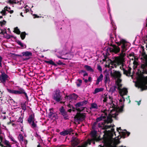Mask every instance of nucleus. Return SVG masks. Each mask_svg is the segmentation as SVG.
<instances>
[{
  "label": "nucleus",
  "mask_w": 147,
  "mask_h": 147,
  "mask_svg": "<svg viewBox=\"0 0 147 147\" xmlns=\"http://www.w3.org/2000/svg\"><path fill=\"white\" fill-rule=\"evenodd\" d=\"M142 70L140 71V74L138 75L136 86L141 89L142 90H147V76L145 77L144 74H147V66L144 64L141 66Z\"/></svg>",
  "instance_id": "f257e3e1"
},
{
  "label": "nucleus",
  "mask_w": 147,
  "mask_h": 147,
  "mask_svg": "<svg viewBox=\"0 0 147 147\" xmlns=\"http://www.w3.org/2000/svg\"><path fill=\"white\" fill-rule=\"evenodd\" d=\"M124 52H122L121 51V53L120 54V56L119 57H117L115 58V59L113 61L109 59H108V61H109V63L112 65L114 66L115 68L117 67V66L121 65L122 66H124V63L125 62L124 57L125 55Z\"/></svg>",
  "instance_id": "f03ea898"
},
{
  "label": "nucleus",
  "mask_w": 147,
  "mask_h": 147,
  "mask_svg": "<svg viewBox=\"0 0 147 147\" xmlns=\"http://www.w3.org/2000/svg\"><path fill=\"white\" fill-rule=\"evenodd\" d=\"M52 98L56 102H59L61 104L65 103V102L62 101L63 98V94L59 89H57L53 92Z\"/></svg>",
  "instance_id": "7ed1b4c3"
},
{
  "label": "nucleus",
  "mask_w": 147,
  "mask_h": 147,
  "mask_svg": "<svg viewBox=\"0 0 147 147\" xmlns=\"http://www.w3.org/2000/svg\"><path fill=\"white\" fill-rule=\"evenodd\" d=\"M18 90H15L7 88V90L9 93L14 94H24L26 97V99L28 101L29 99L27 93L26 92L25 90L19 86H17Z\"/></svg>",
  "instance_id": "20e7f679"
},
{
  "label": "nucleus",
  "mask_w": 147,
  "mask_h": 147,
  "mask_svg": "<svg viewBox=\"0 0 147 147\" xmlns=\"http://www.w3.org/2000/svg\"><path fill=\"white\" fill-rule=\"evenodd\" d=\"M88 102V100H84L83 101L77 103L75 105V106L76 108V110L79 112L82 111L84 109V107H81L80 108H78L85 105Z\"/></svg>",
  "instance_id": "39448f33"
},
{
  "label": "nucleus",
  "mask_w": 147,
  "mask_h": 147,
  "mask_svg": "<svg viewBox=\"0 0 147 147\" xmlns=\"http://www.w3.org/2000/svg\"><path fill=\"white\" fill-rule=\"evenodd\" d=\"M86 114L85 113H81L80 112L77 113L74 117L75 119H76L77 121H82L86 118Z\"/></svg>",
  "instance_id": "423d86ee"
},
{
  "label": "nucleus",
  "mask_w": 147,
  "mask_h": 147,
  "mask_svg": "<svg viewBox=\"0 0 147 147\" xmlns=\"http://www.w3.org/2000/svg\"><path fill=\"white\" fill-rule=\"evenodd\" d=\"M119 130L120 131L122 130L121 129V127L117 128V131L118 132L120 136V138H124L126 137L125 136H126V135H127V136H128L130 134V133L128 131H127L126 130V129H124V131H125L126 132L123 131H119Z\"/></svg>",
  "instance_id": "0eeeda50"
},
{
  "label": "nucleus",
  "mask_w": 147,
  "mask_h": 147,
  "mask_svg": "<svg viewBox=\"0 0 147 147\" xmlns=\"http://www.w3.org/2000/svg\"><path fill=\"white\" fill-rule=\"evenodd\" d=\"M109 45L112 47L113 48H109V50L111 52L117 54L120 51V48L119 47H117L115 45H113L112 43H111Z\"/></svg>",
  "instance_id": "6e6552de"
},
{
  "label": "nucleus",
  "mask_w": 147,
  "mask_h": 147,
  "mask_svg": "<svg viewBox=\"0 0 147 147\" xmlns=\"http://www.w3.org/2000/svg\"><path fill=\"white\" fill-rule=\"evenodd\" d=\"M59 111L61 115L63 117L64 119L67 120L69 119V116L67 112L65 111L64 107L61 106L59 109Z\"/></svg>",
  "instance_id": "1a4fd4ad"
},
{
  "label": "nucleus",
  "mask_w": 147,
  "mask_h": 147,
  "mask_svg": "<svg viewBox=\"0 0 147 147\" xmlns=\"http://www.w3.org/2000/svg\"><path fill=\"white\" fill-rule=\"evenodd\" d=\"M111 75L112 77L115 79L121 78V74L120 71L114 70H113V73H111Z\"/></svg>",
  "instance_id": "9d476101"
},
{
  "label": "nucleus",
  "mask_w": 147,
  "mask_h": 147,
  "mask_svg": "<svg viewBox=\"0 0 147 147\" xmlns=\"http://www.w3.org/2000/svg\"><path fill=\"white\" fill-rule=\"evenodd\" d=\"M74 130L71 128L67 129L64 130L60 133V134L61 135L63 136H65L68 134L70 135L71 133L74 131Z\"/></svg>",
  "instance_id": "9b49d317"
},
{
  "label": "nucleus",
  "mask_w": 147,
  "mask_h": 147,
  "mask_svg": "<svg viewBox=\"0 0 147 147\" xmlns=\"http://www.w3.org/2000/svg\"><path fill=\"white\" fill-rule=\"evenodd\" d=\"M119 92L120 96H122V98L123 99V101H124L125 99L123 96L127 95L128 92L127 89L125 88H123L122 89H121V90L119 91Z\"/></svg>",
  "instance_id": "f8f14e48"
},
{
  "label": "nucleus",
  "mask_w": 147,
  "mask_h": 147,
  "mask_svg": "<svg viewBox=\"0 0 147 147\" xmlns=\"http://www.w3.org/2000/svg\"><path fill=\"white\" fill-rule=\"evenodd\" d=\"M121 43H122V45L121 46L122 49L121 51L123 52H125L127 49L126 48V47L127 45L126 44L127 42L124 39H121Z\"/></svg>",
  "instance_id": "ddd939ff"
},
{
  "label": "nucleus",
  "mask_w": 147,
  "mask_h": 147,
  "mask_svg": "<svg viewBox=\"0 0 147 147\" xmlns=\"http://www.w3.org/2000/svg\"><path fill=\"white\" fill-rule=\"evenodd\" d=\"M103 132L104 133V135L107 136H109L110 135L113 136V134H114L115 136H116L115 132V129L114 128H111V130H105L103 131Z\"/></svg>",
  "instance_id": "4468645a"
},
{
  "label": "nucleus",
  "mask_w": 147,
  "mask_h": 147,
  "mask_svg": "<svg viewBox=\"0 0 147 147\" xmlns=\"http://www.w3.org/2000/svg\"><path fill=\"white\" fill-rule=\"evenodd\" d=\"M36 120L35 118V115L34 113L31 114L29 116V117L27 121L28 123L30 124H31L32 122L35 121Z\"/></svg>",
  "instance_id": "2eb2a0df"
},
{
  "label": "nucleus",
  "mask_w": 147,
  "mask_h": 147,
  "mask_svg": "<svg viewBox=\"0 0 147 147\" xmlns=\"http://www.w3.org/2000/svg\"><path fill=\"white\" fill-rule=\"evenodd\" d=\"M96 131H93L91 132V136L92 138L91 139L92 141H97V137L96 135Z\"/></svg>",
  "instance_id": "dca6fc26"
},
{
  "label": "nucleus",
  "mask_w": 147,
  "mask_h": 147,
  "mask_svg": "<svg viewBox=\"0 0 147 147\" xmlns=\"http://www.w3.org/2000/svg\"><path fill=\"white\" fill-rule=\"evenodd\" d=\"M92 141V140H90L89 139H88L87 142H85L83 144L81 145H79L77 147H87V146L88 144H89L90 145L91 143V141Z\"/></svg>",
  "instance_id": "f3484780"
},
{
  "label": "nucleus",
  "mask_w": 147,
  "mask_h": 147,
  "mask_svg": "<svg viewBox=\"0 0 147 147\" xmlns=\"http://www.w3.org/2000/svg\"><path fill=\"white\" fill-rule=\"evenodd\" d=\"M113 121V119L111 117L108 116L107 117L106 119L104 120V123L105 124L107 123L109 124V123H111Z\"/></svg>",
  "instance_id": "a211bd4d"
},
{
  "label": "nucleus",
  "mask_w": 147,
  "mask_h": 147,
  "mask_svg": "<svg viewBox=\"0 0 147 147\" xmlns=\"http://www.w3.org/2000/svg\"><path fill=\"white\" fill-rule=\"evenodd\" d=\"M8 76L7 74H2L1 76V81L3 82H5L6 80H7Z\"/></svg>",
  "instance_id": "6ab92c4d"
},
{
  "label": "nucleus",
  "mask_w": 147,
  "mask_h": 147,
  "mask_svg": "<svg viewBox=\"0 0 147 147\" xmlns=\"http://www.w3.org/2000/svg\"><path fill=\"white\" fill-rule=\"evenodd\" d=\"M22 53V56L29 57L30 56H32V53L31 52L28 51L23 52Z\"/></svg>",
  "instance_id": "aec40b11"
},
{
  "label": "nucleus",
  "mask_w": 147,
  "mask_h": 147,
  "mask_svg": "<svg viewBox=\"0 0 147 147\" xmlns=\"http://www.w3.org/2000/svg\"><path fill=\"white\" fill-rule=\"evenodd\" d=\"M84 67L88 71H89L91 72H93L94 71L93 69L90 66L86 65H85Z\"/></svg>",
  "instance_id": "412c9836"
},
{
  "label": "nucleus",
  "mask_w": 147,
  "mask_h": 147,
  "mask_svg": "<svg viewBox=\"0 0 147 147\" xmlns=\"http://www.w3.org/2000/svg\"><path fill=\"white\" fill-rule=\"evenodd\" d=\"M49 110L50 111V112L48 114V117L49 118H51L52 117L53 115L54 114V113L53 112V108L50 109Z\"/></svg>",
  "instance_id": "4be33fe9"
},
{
  "label": "nucleus",
  "mask_w": 147,
  "mask_h": 147,
  "mask_svg": "<svg viewBox=\"0 0 147 147\" xmlns=\"http://www.w3.org/2000/svg\"><path fill=\"white\" fill-rule=\"evenodd\" d=\"M45 62L46 63H49L55 66H57V64L55 63L52 60H50L49 61H45Z\"/></svg>",
  "instance_id": "5701e85b"
},
{
  "label": "nucleus",
  "mask_w": 147,
  "mask_h": 147,
  "mask_svg": "<svg viewBox=\"0 0 147 147\" xmlns=\"http://www.w3.org/2000/svg\"><path fill=\"white\" fill-rule=\"evenodd\" d=\"M103 90L104 88H96L94 90V94H95L99 92H102L103 91Z\"/></svg>",
  "instance_id": "b1692460"
},
{
  "label": "nucleus",
  "mask_w": 147,
  "mask_h": 147,
  "mask_svg": "<svg viewBox=\"0 0 147 147\" xmlns=\"http://www.w3.org/2000/svg\"><path fill=\"white\" fill-rule=\"evenodd\" d=\"M122 70L123 71V74H124L128 77L131 76L130 75H129V73L128 72V71L127 70H126L123 67H122Z\"/></svg>",
  "instance_id": "393cba45"
},
{
  "label": "nucleus",
  "mask_w": 147,
  "mask_h": 147,
  "mask_svg": "<svg viewBox=\"0 0 147 147\" xmlns=\"http://www.w3.org/2000/svg\"><path fill=\"white\" fill-rule=\"evenodd\" d=\"M35 121L32 122L31 124V127L33 129H35L37 127V124L35 122Z\"/></svg>",
  "instance_id": "a878e982"
},
{
  "label": "nucleus",
  "mask_w": 147,
  "mask_h": 147,
  "mask_svg": "<svg viewBox=\"0 0 147 147\" xmlns=\"http://www.w3.org/2000/svg\"><path fill=\"white\" fill-rule=\"evenodd\" d=\"M79 143V141L78 139L76 140L71 143L72 145L74 147L77 146Z\"/></svg>",
  "instance_id": "bb28decb"
},
{
  "label": "nucleus",
  "mask_w": 147,
  "mask_h": 147,
  "mask_svg": "<svg viewBox=\"0 0 147 147\" xmlns=\"http://www.w3.org/2000/svg\"><path fill=\"white\" fill-rule=\"evenodd\" d=\"M106 118L105 116H101L100 117H98L96 119V122H98L102 121L103 119H105Z\"/></svg>",
  "instance_id": "cd10ccee"
},
{
  "label": "nucleus",
  "mask_w": 147,
  "mask_h": 147,
  "mask_svg": "<svg viewBox=\"0 0 147 147\" xmlns=\"http://www.w3.org/2000/svg\"><path fill=\"white\" fill-rule=\"evenodd\" d=\"M124 107V105H123L122 106L121 108H119V107H118V109L117 111H115L118 113H121L123 111V108Z\"/></svg>",
  "instance_id": "c85d7f7f"
},
{
  "label": "nucleus",
  "mask_w": 147,
  "mask_h": 147,
  "mask_svg": "<svg viewBox=\"0 0 147 147\" xmlns=\"http://www.w3.org/2000/svg\"><path fill=\"white\" fill-rule=\"evenodd\" d=\"M13 32L14 33H16L18 34H20L21 32L18 28L17 27L14 28Z\"/></svg>",
  "instance_id": "c756f323"
},
{
  "label": "nucleus",
  "mask_w": 147,
  "mask_h": 147,
  "mask_svg": "<svg viewBox=\"0 0 147 147\" xmlns=\"http://www.w3.org/2000/svg\"><path fill=\"white\" fill-rule=\"evenodd\" d=\"M20 37L22 40H23L25 38L26 36V33L25 32H22L21 33H20Z\"/></svg>",
  "instance_id": "7c9ffc66"
},
{
  "label": "nucleus",
  "mask_w": 147,
  "mask_h": 147,
  "mask_svg": "<svg viewBox=\"0 0 147 147\" xmlns=\"http://www.w3.org/2000/svg\"><path fill=\"white\" fill-rule=\"evenodd\" d=\"M104 78L105 79L104 82L106 84L108 81L109 80V75L107 74L105 75Z\"/></svg>",
  "instance_id": "2f4dec72"
},
{
  "label": "nucleus",
  "mask_w": 147,
  "mask_h": 147,
  "mask_svg": "<svg viewBox=\"0 0 147 147\" xmlns=\"http://www.w3.org/2000/svg\"><path fill=\"white\" fill-rule=\"evenodd\" d=\"M21 107L22 110L24 111L26 110V102H25L21 103Z\"/></svg>",
  "instance_id": "473e14b6"
},
{
  "label": "nucleus",
  "mask_w": 147,
  "mask_h": 147,
  "mask_svg": "<svg viewBox=\"0 0 147 147\" xmlns=\"http://www.w3.org/2000/svg\"><path fill=\"white\" fill-rule=\"evenodd\" d=\"M112 104H113V105L111 107L113 108V109L111 110V111H117L118 109V106L115 105L113 103Z\"/></svg>",
  "instance_id": "72a5a7b5"
},
{
  "label": "nucleus",
  "mask_w": 147,
  "mask_h": 147,
  "mask_svg": "<svg viewBox=\"0 0 147 147\" xmlns=\"http://www.w3.org/2000/svg\"><path fill=\"white\" fill-rule=\"evenodd\" d=\"M98 108V107L96 103H93L91 104V107L90 108L91 109H97Z\"/></svg>",
  "instance_id": "f704fd0d"
},
{
  "label": "nucleus",
  "mask_w": 147,
  "mask_h": 147,
  "mask_svg": "<svg viewBox=\"0 0 147 147\" xmlns=\"http://www.w3.org/2000/svg\"><path fill=\"white\" fill-rule=\"evenodd\" d=\"M18 138L20 141L23 142L24 141V137L22 134H20L19 135Z\"/></svg>",
  "instance_id": "c9c22d12"
},
{
  "label": "nucleus",
  "mask_w": 147,
  "mask_h": 147,
  "mask_svg": "<svg viewBox=\"0 0 147 147\" xmlns=\"http://www.w3.org/2000/svg\"><path fill=\"white\" fill-rule=\"evenodd\" d=\"M103 77V76L102 74H101L99 76V77L97 79V80H98L99 81L101 82L102 81Z\"/></svg>",
  "instance_id": "e433bc0d"
},
{
  "label": "nucleus",
  "mask_w": 147,
  "mask_h": 147,
  "mask_svg": "<svg viewBox=\"0 0 147 147\" xmlns=\"http://www.w3.org/2000/svg\"><path fill=\"white\" fill-rule=\"evenodd\" d=\"M16 42L18 44V45H20L21 47H24V45L22 42L19 40H17L16 41Z\"/></svg>",
  "instance_id": "4c0bfd02"
},
{
  "label": "nucleus",
  "mask_w": 147,
  "mask_h": 147,
  "mask_svg": "<svg viewBox=\"0 0 147 147\" xmlns=\"http://www.w3.org/2000/svg\"><path fill=\"white\" fill-rule=\"evenodd\" d=\"M117 88L116 86H114L113 87L111 88L110 90L112 92H114L116 90Z\"/></svg>",
  "instance_id": "58836bf2"
},
{
  "label": "nucleus",
  "mask_w": 147,
  "mask_h": 147,
  "mask_svg": "<svg viewBox=\"0 0 147 147\" xmlns=\"http://www.w3.org/2000/svg\"><path fill=\"white\" fill-rule=\"evenodd\" d=\"M117 85L118 86L117 89L119 91L121 90V89H122L121 88L122 86V85L120 83L117 84Z\"/></svg>",
  "instance_id": "ea45409f"
},
{
  "label": "nucleus",
  "mask_w": 147,
  "mask_h": 147,
  "mask_svg": "<svg viewBox=\"0 0 147 147\" xmlns=\"http://www.w3.org/2000/svg\"><path fill=\"white\" fill-rule=\"evenodd\" d=\"M56 63L58 65H65V64L63 63L62 62H61V60H59V61L58 62H56Z\"/></svg>",
  "instance_id": "a19ab883"
},
{
  "label": "nucleus",
  "mask_w": 147,
  "mask_h": 147,
  "mask_svg": "<svg viewBox=\"0 0 147 147\" xmlns=\"http://www.w3.org/2000/svg\"><path fill=\"white\" fill-rule=\"evenodd\" d=\"M6 22L5 20H3V21H0V24H1V26H2L3 25H5Z\"/></svg>",
  "instance_id": "79ce46f5"
},
{
  "label": "nucleus",
  "mask_w": 147,
  "mask_h": 147,
  "mask_svg": "<svg viewBox=\"0 0 147 147\" xmlns=\"http://www.w3.org/2000/svg\"><path fill=\"white\" fill-rule=\"evenodd\" d=\"M72 95H73V99H76L78 97V95L74 93L73 94H72Z\"/></svg>",
  "instance_id": "37998d69"
},
{
  "label": "nucleus",
  "mask_w": 147,
  "mask_h": 147,
  "mask_svg": "<svg viewBox=\"0 0 147 147\" xmlns=\"http://www.w3.org/2000/svg\"><path fill=\"white\" fill-rule=\"evenodd\" d=\"M105 126L106 128H107V129L110 128L111 127H114L115 126L114 125L112 126L111 125H105Z\"/></svg>",
  "instance_id": "c03bdc74"
},
{
  "label": "nucleus",
  "mask_w": 147,
  "mask_h": 147,
  "mask_svg": "<svg viewBox=\"0 0 147 147\" xmlns=\"http://www.w3.org/2000/svg\"><path fill=\"white\" fill-rule=\"evenodd\" d=\"M131 68L130 67L128 66V70H127L129 73V75H131Z\"/></svg>",
  "instance_id": "a18cd8bd"
},
{
  "label": "nucleus",
  "mask_w": 147,
  "mask_h": 147,
  "mask_svg": "<svg viewBox=\"0 0 147 147\" xmlns=\"http://www.w3.org/2000/svg\"><path fill=\"white\" fill-rule=\"evenodd\" d=\"M1 13L2 14L3 16H5L6 15V11L5 10H2L1 12Z\"/></svg>",
  "instance_id": "49530a36"
},
{
  "label": "nucleus",
  "mask_w": 147,
  "mask_h": 147,
  "mask_svg": "<svg viewBox=\"0 0 147 147\" xmlns=\"http://www.w3.org/2000/svg\"><path fill=\"white\" fill-rule=\"evenodd\" d=\"M13 36L12 35H8L6 36V38L7 39H9L11 38H13Z\"/></svg>",
  "instance_id": "de8ad7c7"
},
{
  "label": "nucleus",
  "mask_w": 147,
  "mask_h": 147,
  "mask_svg": "<svg viewBox=\"0 0 147 147\" xmlns=\"http://www.w3.org/2000/svg\"><path fill=\"white\" fill-rule=\"evenodd\" d=\"M113 35L112 34H111L110 35V37L111 40V43L113 44V40L114 39V38L112 36Z\"/></svg>",
  "instance_id": "09e8293b"
},
{
  "label": "nucleus",
  "mask_w": 147,
  "mask_h": 147,
  "mask_svg": "<svg viewBox=\"0 0 147 147\" xmlns=\"http://www.w3.org/2000/svg\"><path fill=\"white\" fill-rule=\"evenodd\" d=\"M117 80L116 81V83L117 84L120 83L121 82V80L120 79V78H117Z\"/></svg>",
  "instance_id": "8fccbe9b"
},
{
  "label": "nucleus",
  "mask_w": 147,
  "mask_h": 147,
  "mask_svg": "<svg viewBox=\"0 0 147 147\" xmlns=\"http://www.w3.org/2000/svg\"><path fill=\"white\" fill-rule=\"evenodd\" d=\"M5 145H6L8 147L10 146V145L9 144V141L7 140L5 141Z\"/></svg>",
  "instance_id": "3c124183"
},
{
  "label": "nucleus",
  "mask_w": 147,
  "mask_h": 147,
  "mask_svg": "<svg viewBox=\"0 0 147 147\" xmlns=\"http://www.w3.org/2000/svg\"><path fill=\"white\" fill-rule=\"evenodd\" d=\"M107 96L106 95L104 97V99L103 101L104 102H106L107 101Z\"/></svg>",
  "instance_id": "603ef678"
},
{
  "label": "nucleus",
  "mask_w": 147,
  "mask_h": 147,
  "mask_svg": "<svg viewBox=\"0 0 147 147\" xmlns=\"http://www.w3.org/2000/svg\"><path fill=\"white\" fill-rule=\"evenodd\" d=\"M105 124L104 123V122H103L102 123H99L98 124V127H102V125H105Z\"/></svg>",
  "instance_id": "864d4df0"
},
{
  "label": "nucleus",
  "mask_w": 147,
  "mask_h": 147,
  "mask_svg": "<svg viewBox=\"0 0 147 147\" xmlns=\"http://www.w3.org/2000/svg\"><path fill=\"white\" fill-rule=\"evenodd\" d=\"M76 140V138L73 137L71 139V142L72 143Z\"/></svg>",
  "instance_id": "5fc2aeb1"
},
{
  "label": "nucleus",
  "mask_w": 147,
  "mask_h": 147,
  "mask_svg": "<svg viewBox=\"0 0 147 147\" xmlns=\"http://www.w3.org/2000/svg\"><path fill=\"white\" fill-rule=\"evenodd\" d=\"M97 69L100 71H102V67L100 65H98L97 67Z\"/></svg>",
  "instance_id": "6e6d98bb"
},
{
  "label": "nucleus",
  "mask_w": 147,
  "mask_h": 147,
  "mask_svg": "<svg viewBox=\"0 0 147 147\" xmlns=\"http://www.w3.org/2000/svg\"><path fill=\"white\" fill-rule=\"evenodd\" d=\"M13 55L14 56H18L20 57H22V55H21L16 54L14 53H13Z\"/></svg>",
  "instance_id": "4d7b16f0"
},
{
  "label": "nucleus",
  "mask_w": 147,
  "mask_h": 147,
  "mask_svg": "<svg viewBox=\"0 0 147 147\" xmlns=\"http://www.w3.org/2000/svg\"><path fill=\"white\" fill-rule=\"evenodd\" d=\"M73 95L72 94H70L68 95V99L69 100H71L73 99Z\"/></svg>",
  "instance_id": "13d9d810"
},
{
  "label": "nucleus",
  "mask_w": 147,
  "mask_h": 147,
  "mask_svg": "<svg viewBox=\"0 0 147 147\" xmlns=\"http://www.w3.org/2000/svg\"><path fill=\"white\" fill-rule=\"evenodd\" d=\"M121 40H120L119 42H116L115 43L117 44V45H118L117 47H119V46H120L121 44H122V43H121Z\"/></svg>",
  "instance_id": "bf43d9fd"
},
{
  "label": "nucleus",
  "mask_w": 147,
  "mask_h": 147,
  "mask_svg": "<svg viewBox=\"0 0 147 147\" xmlns=\"http://www.w3.org/2000/svg\"><path fill=\"white\" fill-rule=\"evenodd\" d=\"M3 58L1 56H0V67H2L1 62L2 61Z\"/></svg>",
  "instance_id": "052dcab7"
},
{
  "label": "nucleus",
  "mask_w": 147,
  "mask_h": 147,
  "mask_svg": "<svg viewBox=\"0 0 147 147\" xmlns=\"http://www.w3.org/2000/svg\"><path fill=\"white\" fill-rule=\"evenodd\" d=\"M18 121L20 122L21 123H22L23 122V119H22L21 118V117H20L18 119Z\"/></svg>",
  "instance_id": "680f3d73"
},
{
  "label": "nucleus",
  "mask_w": 147,
  "mask_h": 147,
  "mask_svg": "<svg viewBox=\"0 0 147 147\" xmlns=\"http://www.w3.org/2000/svg\"><path fill=\"white\" fill-rule=\"evenodd\" d=\"M52 117L54 118L55 119H57V114L54 113V114L53 115V116Z\"/></svg>",
  "instance_id": "e2e57ef3"
},
{
  "label": "nucleus",
  "mask_w": 147,
  "mask_h": 147,
  "mask_svg": "<svg viewBox=\"0 0 147 147\" xmlns=\"http://www.w3.org/2000/svg\"><path fill=\"white\" fill-rule=\"evenodd\" d=\"M86 71L84 70H81L79 72V73L80 74H82V73H85Z\"/></svg>",
  "instance_id": "0e129e2a"
},
{
  "label": "nucleus",
  "mask_w": 147,
  "mask_h": 147,
  "mask_svg": "<svg viewBox=\"0 0 147 147\" xmlns=\"http://www.w3.org/2000/svg\"><path fill=\"white\" fill-rule=\"evenodd\" d=\"M8 9H10V8L9 7H8L7 6H6L4 8L5 10L7 11H8V10H7Z\"/></svg>",
  "instance_id": "69168bd1"
},
{
  "label": "nucleus",
  "mask_w": 147,
  "mask_h": 147,
  "mask_svg": "<svg viewBox=\"0 0 147 147\" xmlns=\"http://www.w3.org/2000/svg\"><path fill=\"white\" fill-rule=\"evenodd\" d=\"M102 129L103 130H106L107 129V128H106L105 125H104L102 128Z\"/></svg>",
  "instance_id": "338daca9"
},
{
  "label": "nucleus",
  "mask_w": 147,
  "mask_h": 147,
  "mask_svg": "<svg viewBox=\"0 0 147 147\" xmlns=\"http://www.w3.org/2000/svg\"><path fill=\"white\" fill-rule=\"evenodd\" d=\"M134 53L133 52L131 53H130L129 55V56L130 57L134 56Z\"/></svg>",
  "instance_id": "774afa93"
}]
</instances>
